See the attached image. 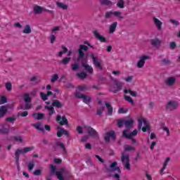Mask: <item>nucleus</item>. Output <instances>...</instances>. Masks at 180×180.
Wrapping results in <instances>:
<instances>
[{
  "mask_svg": "<svg viewBox=\"0 0 180 180\" xmlns=\"http://www.w3.org/2000/svg\"><path fill=\"white\" fill-rule=\"evenodd\" d=\"M57 79H58V75H53L51 79V82H56Z\"/></svg>",
  "mask_w": 180,
  "mask_h": 180,
  "instance_id": "13d9d810",
  "label": "nucleus"
},
{
  "mask_svg": "<svg viewBox=\"0 0 180 180\" xmlns=\"http://www.w3.org/2000/svg\"><path fill=\"white\" fill-rule=\"evenodd\" d=\"M77 76L80 78V79H85L86 77H88V74L86 73V72L82 71L80 73H77Z\"/></svg>",
  "mask_w": 180,
  "mask_h": 180,
  "instance_id": "c9c22d12",
  "label": "nucleus"
},
{
  "mask_svg": "<svg viewBox=\"0 0 180 180\" xmlns=\"http://www.w3.org/2000/svg\"><path fill=\"white\" fill-rule=\"evenodd\" d=\"M124 126L126 127V130L133 129V127L134 126V120H133V118H131L129 120L125 119V125Z\"/></svg>",
  "mask_w": 180,
  "mask_h": 180,
  "instance_id": "a211bd4d",
  "label": "nucleus"
},
{
  "mask_svg": "<svg viewBox=\"0 0 180 180\" xmlns=\"http://www.w3.org/2000/svg\"><path fill=\"white\" fill-rule=\"evenodd\" d=\"M116 27H117V22H114L110 25L109 33H115L116 32Z\"/></svg>",
  "mask_w": 180,
  "mask_h": 180,
  "instance_id": "a878e982",
  "label": "nucleus"
},
{
  "mask_svg": "<svg viewBox=\"0 0 180 180\" xmlns=\"http://www.w3.org/2000/svg\"><path fill=\"white\" fill-rule=\"evenodd\" d=\"M162 64L163 65H169V64H171V60L168 58H164L162 60Z\"/></svg>",
  "mask_w": 180,
  "mask_h": 180,
  "instance_id": "a18cd8bd",
  "label": "nucleus"
},
{
  "mask_svg": "<svg viewBox=\"0 0 180 180\" xmlns=\"http://www.w3.org/2000/svg\"><path fill=\"white\" fill-rule=\"evenodd\" d=\"M27 167H28L29 171H32V169H33V168H34V163L30 162L27 165Z\"/></svg>",
  "mask_w": 180,
  "mask_h": 180,
  "instance_id": "4d7b16f0",
  "label": "nucleus"
},
{
  "mask_svg": "<svg viewBox=\"0 0 180 180\" xmlns=\"http://www.w3.org/2000/svg\"><path fill=\"white\" fill-rule=\"evenodd\" d=\"M33 174L36 176H40L41 175V169H36L33 172Z\"/></svg>",
  "mask_w": 180,
  "mask_h": 180,
  "instance_id": "603ef678",
  "label": "nucleus"
},
{
  "mask_svg": "<svg viewBox=\"0 0 180 180\" xmlns=\"http://www.w3.org/2000/svg\"><path fill=\"white\" fill-rule=\"evenodd\" d=\"M76 98H78V99H83L84 103H90V102H92V98L86 95L81 94L79 92H76L75 94Z\"/></svg>",
  "mask_w": 180,
  "mask_h": 180,
  "instance_id": "ddd939ff",
  "label": "nucleus"
},
{
  "mask_svg": "<svg viewBox=\"0 0 180 180\" xmlns=\"http://www.w3.org/2000/svg\"><path fill=\"white\" fill-rule=\"evenodd\" d=\"M81 66L83 67L84 71L90 74V75L94 74V68L88 64V58H85L82 61Z\"/></svg>",
  "mask_w": 180,
  "mask_h": 180,
  "instance_id": "6e6552de",
  "label": "nucleus"
},
{
  "mask_svg": "<svg viewBox=\"0 0 180 180\" xmlns=\"http://www.w3.org/2000/svg\"><path fill=\"white\" fill-rule=\"evenodd\" d=\"M143 122L145 125L141 128L142 131H143L144 133H146V131H148L150 134L151 133V131L150 130V124H148V122H147V120H146L145 119H143Z\"/></svg>",
  "mask_w": 180,
  "mask_h": 180,
  "instance_id": "b1692460",
  "label": "nucleus"
},
{
  "mask_svg": "<svg viewBox=\"0 0 180 180\" xmlns=\"http://www.w3.org/2000/svg\"><path fill=\"white\" fill-rule=\"evenodd\" d=\"M106 169L108 172H115V171H117V174H114V178L120 179V175L119 174H122V170H120V167H117V162L111 163L110 167Z\"/></svg>",
  "mask_w": 180,
  "mask_h": 180,
  "instance_id": "7ed1b4c3",
  "label": "nucleus"
},
{
  "mask_svg": "<svg viewBox=\"0 0 180 180\" xmlns=\"http://www.w3.org/2000/svg\"><path fill=\"white\" fill-rule=\"evenodd\" d=\"M63 173V170H61L60 172H56V176H57L58 179L59 180H65V178L63 177V175H61V174Z\"/></svg>",
  "mask_w": 180,
  "mask_h": 180,
  "instance_id": "58836bf2",
  "label": "nucleus"
},
{
  "mask_svg": "<svg viewBox=\"0 0 180 180\" xmlns=\"http://www.w3.org/2000/svg\"><path fill=\"white\" fill-rule=\"evenodd\" d=\"M127 131H129V129H124L122 132V136L123 137H125V139H131V137L137 136V129H134L132 132H130L129 134H127Z\"/></svg>",
  "mask_w": 180,
  "mask_h": 180,
  "instance_id": "dca6fc26",
  "label": "nucleus"
},
{
  "mask_svg": "<svg viewBox=\"0 0 180 180\" xmlns=\"http://www.w3.org/2000/svg\"><path fill=\"white\" fill-rule=\"evenodd\" d=\"M122 126H125V119L118 120L117 127L122 128Z\"/></svg>",
  "mask_w": 180,
  "mask_h": 180,
  "instance_id": "ea45409f",
  "label": "nucleus"
},
{
  "mask_svg": "<svg viewBox=\"0 0 180 180\" xmlns=\"http://www.w3.org/2000/svg\"><path fill=\"white\" fill-rule=\"evenodd\" d=\"M176 81V79H175V77H168L165 82V84L167 86H174V84H175V82Z\"/></svg>",
  "mask_w": 180,
  "mask_h": 180,
  "instance_id": "5701e85b",
  "label": "nucleus"
},
{
  "mask_svg": "<svg viewBox=\"0 0 180 180\" xmlns=\"http://www.w3.org/2000/svg\"><path fill=\"white\" fill-rule=\"evenodd\" d=\"M79 51V54L77 56V61H84V60H85V58H84L85 56V53H84V51H82L81 49H78Z\"/></svg>",
  "mask_w": 180,
  "mask_h": 180,
  "instance_id": "cd10ccee",
  "label": "nucleus"
},
{
  "mask_svg": "<svg viewBox=\"0 0 180 180\" xmlns=\"http://www.w3.org/2000/svg\"><path fill=\"white\" fill-rule=\"evenodd\" d=\"M169 47H170L171 50H175V49L176 48V44L174 41L170 42Z\"/></svg>",
  "mask_w": 180,
  "mask_h": 180,
  "instance_id": "6e6d98bb",
  "label": "nucleus"
},
{
  "mask_svg": "<svg viewBox=\"0 0 180 180\" xmlns=\"http://www.w3.org/2000/svg\"><path fill=\"white\" fill-rule=\"evenodd\" d=\"M14 140L15 141H19L20 143H23V139H22L21 136H15Z\"/></svg>",
  "mask_w": 180,
  "mask_h": 180,
  "instance_id": "e2e57ef3",
  "label": "nucleus"
},
{
  "mask_svg": "<svg viewBox=\"0 0 180 180\" xmlns=\"http://www.w3.org/2000/svg\"><path fill=\"white\" fill-rule=\"evenodd\" d=\"M169 22L172 24L174 25V26H179V21L174 20V19H170Z\"/></svg>",
  "mask_w": 180,
  "mask_h": 180,
  "instance_id": "3c124183",
  "label": "nucleus"
},
{
  "mask_svg": "<svg viewBox=\"0 0 180 180\" xmlns=\"http://www.w3.org/2000/svg\"><path fill=\"white\" fill-rule=\"evenodd\" d=\"M79 90L81 91H87L89 88L86 86H79Z\"/></svg>",
  "mask_w": 180,
  "mask_h": 180,
  "instance_id": "bf43d9fd",
  "label": "nucleus"
},
{
  "mask_svg": "<svg viewBox=\"0 0 180 180\" xmlns=\"http://www.w3.org/2000/svg\"><path fill=\"white\" fill-rule=\"evenodd\" d=\"M118 113H127V110H125L123 108H121L118 110Z\"/></svg>",
  "mask_w": 180,
  "mask_h": 180,
  "instance_id": "774afa93",
  "label": "nucleus"
},
{
  "mask_svg": "<svg viewBox=\"0 0 180 180\" xmlns=\"http://www.w3.org/2000/svg\"><path fill=\"white\" fill-rule=\"evenodd\" d=\"M70 61H71V58L65 57L62 59V60L59 61V64H63V65H68V64H70Z\"/></svg>",
  "mask_w": 180,
  "mask_h": 180,
  "instance_id": "7c9ffc66",
  "label": "nucleus"
},
{
  "mask_svg": "<svg viewBox=\"0 0 180 180\" xmlns=\"http://www.w3.org/2000/svg\"><path fill=\"white\" fill-rule=\"evenodd\" d=\"M93 33L96 39H98V40H99L102 43H106V38H105V37L102 35H100L99 32H98V30H94Z\"/></svg>",
  "mask_w": 180,
  "mask_h": 180,
  "instance_id": "4be33fe9",
  "label": "nucleus"
},
{
  "mask_svg": "<svg viewBox=\"0 0 180 180\" xmlns=\"http://www.w3.org/2000/svg\"><path fill=\"white\" fill-rule=\"evenodd\" d=\"M27 115H29V112L27 111H24L21 113H18L17 115L18 117H19V116H21V117H26V116H27Z\"/></svg>",
  "mask_w": 180,
  "mask_h": 180,
  "instance_id": "8fccbe9b",
  "label": "nucleus"
},
{
  "mask_svg": "<svg viewBox=\"0 0 180 180\" xmlns=\"http://www.w3.org/2000/svg\"><path fill=\"white\" fill-rule=\"evenodd\" d=\"M124 98L127 102H129L131 105H134V101H133V98H131L130 96H124Z\"/></svg>",
  "mask_w": 180,
  "mask_h": 180,
  "instance_id": "37998d69",
  "label": "nucleus"
},
{
  "mask_svg": "<svg viewBox=\"0 0 180 180\" xmlns=\"http://www.w3.org/2000/svg\"><path fill=\"white\" fill-rule=\"evenodd\" d=\"M7 102L8 99L5 96L1 97L0 99V105H4V103H6Z\"/></svg>",
  "mask_w": 180,
  "mask_h": 180,
  "instance_id": "864d4df0",
  "label": "nucleus"
},
{
  "mask_svg": "<svg viewBox=\"0 0 180 180\" xmlns=\"http://www.w3.org/2000/svg\"><path fill=\"white\" fill-rule=\"evenodd\" d=\"M63 106H64V104H63L58 99H55V100H53L51 105H45L44 109H46V110H49V117H51V116H53V115L56 113V110H54V108H57L58 109H61Z\"/></svg>",
  "mask_w": 180,
  "mask_h": 180,
  "instance_id": "f03ea898",
  "label": "nucleus"
},
{
  "mask_svg": "<svg viewBox=\"0 0 180 180\" xmlns=\"http://www.w3.org/2000/svg\"><path fill=\"white\" fill-rule=\"evenodd\" d=\"M100 2V4L104 6H112L113 5V3L110 0H98Z\"/></svg>",
  "mask_w": 180,
  "mask_h": 180,
  "instance_id": "bb28decb",
  "label": "nucleus"
},
{
  "mask_svg": "<svg viewBox=\"0 0 180 180\" xmlns=\"http://www.w3.org/2000/svg\"><path fill=\"white\" fill-rule=\"evenodd\" d=\"M84 127L86 130L90 137H93L94 139H99V134H98V131H96V130H95L94 128L89 126H84Z\"/></svg>",
  "mask_w": 180,
  "mask_h": 180,
  "instance_id": "1a4fd4ad",
  "label": "nucleus"
},
{
  "mask_svg": "<svg viewBox=\"0 0 180 180\" xmlns=\"http://www.w3.org/2000/svg\"><path fill=\"white\" fill-rule=\"evenodd\" d=\"M134 148L130 146H128L125 148V151H134Z\"/></svg>",
  "mask_w": 180,
  "mask_h": 180,
  "instance_id": "69168bd1",
  "label": "nucleus"
},
{
  "mask_svg": "<svg viewBox=\"0 0 180 180\" xmlns=\"http://www.w3.org/2000/svg\"><path fill=\"white\" fill-rule=\"evenodd\" d=\"M154 23L156 27H158V30H161V26H162V22L160 20H158V18H154Z\"/></svg>",
  "mask_w": 180,
  "mask_h": 180,
  "instance_id": "2f4dec72",
  "label": "nucleus"
},
{
  "mask_svg": "<svg viewBox=\"0 0 180 180\" xmlns=\"http://www.w3.org/2000/svg\"><path fill=\"white\" fill-rule=\"evenodd\" d=\"M113 16H114V18H117L118 20H122V19H124V17L122 15V13L119 11H107L105 13L104 18H105V19H112L113 18Z\"/></svg>",
  "mask_w": 180,
  "mask_h": 180,
  "instance_id": "20e7f679",
  "label": "nucleus"
},
{
  "mask_svg": "<svg viewBox=\"0 0 180 180\" xmlns=\"http://www.w3.org/2000/svg\"><path fill=\"white\" fill-rule=\"evenodd\" d=\"M22 32L25 33L26 34H30V33H32V29L30 28V25H27L22 30Z\"/></svg>",
  "mask_w": 180,
  "mask_h": 180,
  "instance_id": "4c0bfd02",
  "label": "nucleus"
},
{
  "mask_svg": "<svg viewBox=\"0 0 180 180\" xmlns=\"http://www.w3.org/2000/svg\"><path fill=\"white\" fill-rule=\"evenodd\" d=\"M110 139L112 141L116 140V133L115 131H110L105 134V136H104L105 143H109V141H110Z\"/></svg>",
  "mask_w": 180,
  "mask_h": 180,
  "instance_id": "f8f14e48",
  "label": "nucleus"
},
{
  "mask_svg": "<svg viewBox=\"0 0 180 180\" xmlns=\"http://www.w3.org/2000/svg\"><path fill=\"white\" fill-rule=\"evenodd\" d=\"M123 88V83L119 82L117 79L114 80V84L109 89L110 92L112 94H117L120 91H122Z\"/></svg>",
  "mask_w": 180,
  "mask_h": 180,
  "instance_id": "423d86ee",
  "label": "nucleus"
},
{
  "mask_svg": "<svg viewBox=\"0 0 180 180\" xmlns=\"http://www.w3.org/2000/svg\"><path fill=\"white\" fill-rule=\"evenodd\" d=\"M179 106V103H178V101H169L166 105V109L167 110H169L170 112H172V110H176V109H178Z\"/></svg>",
  "mask_w": 180,
  "mask_h": 180,
  "instance_id": "9d476101",
  "label": "nucleus"
},
{
  "mask_svg": "<svg viewBox=\"0 0 180 180\" xmlns=\"http://www.w3.org/2000/svg\"><path fill=\"white\" fill-rule=\"evenodd\" d=\"M44 11H46V8L40 6L36 5L33 8V13H34L35 15H41V13H43Z\"/></svg>",
  "mask_w": 180,
  "mask_h": 180,
  "instance_id": "f3484780",
  "label": "nucleus"
},
{
  "mask_svg": "<svg viewBox=\"0 0 180 180\" xmlns=\"http://www.w3.org/2000/svg\"><path fill=\"white\" fill-rule=\"evenodd\" d=\"M40 96H41L42 101H47V99H49V96H47V94H46L43 92L40 93Z\"/></svg>",
  "mask_w": 180,
  "mask_h": 180,
  "instance_id": "09e8293b",
  "label": "nucleus"
},
{
  "mask_svg": "<svg viewBox=\"0 0 180 180\" xmlns=\"http://www.w3.org/2000/svg\"><path fill=\"white\" fill-rule=\"evenodd\" d=\"M117 6L120 8V9H123L124 8V1L123 0H119L117 3Z\"/></svg>",
  "mask_w": 180,
  "mask_h": 180,
  "instance_id": "c03bdc74",
  "label": "nucleus"
},
{
  "mask_svg": "<svg viewBox=\"0 0 180 180\" xmlns=\"http://www.w3.org/2000/svg\"><path fill=\"white\" fill-rule=\"evenodd\" d=\"M56 122H58L59 124H60V126H64V124L65 126H68V120H67V117H65V115H63L61 117V115H58L56 117Z\"/></svg>",
  "mask_w": 180,
  "mask_h": 180,
  "instance_id": "4468645a",
  "label": "nucleus"
},
{
  "mask_svg": "<svg viewBox=\"0 0 180 180\" xmlns=\"http://www.w3.org/2000/svg\"><path fill=\"white\" fill-rule=\"evenodd\" d=\"M105 106L107 108L108 115L112 116V113H113V107H112V105H110V104L108 102L105 103Z\"/></svg>",
  "mask_w": 180,
  "mask_h": 180,
  "instance_id": "72a5a7b5",
  "label": "nucleus"
},
{
  "mask_svg": "<svg viewBox=\"0 0 180 180\" xmlns=\"http://www.w3.org/2000/svg\"><path fill=\"white\" fill-rule=\"evenodd\" d=\"M9 107L8 105L0 106V119H2L6 113H8V109Z\"/></svg>",
  "mask_w": 180,
  "mask_h": 180,
  "instance_id": "412c9836",
  "label": "nucleus"
},
{
  "mask_svg": "<svg viewBox=\"0 0 180 180\" xmlns=\"http://www.w3.org/2000/svg\"><path fill=\"white\" fill-rule=\"evenodd\" d=\"M57 170V167L50 165V175L51 176H53V175H56V172Z\"/></svg>",
  "mask_w": 180,
  "mask_h": 180,
  "instance_id": "f704fd0d",
  "label": "nucleus"
},
{
  "mask_svg": "<svg viewBox=\"0 0 180 180\" xmlns=\"http://www.w3.org/2000/svg\"><path fill=\"white\" fill-rule=\"evenodd\" d=\"M0 133L1 134H8V133H9V129L8 128H1Z\"/></svg>",
  "mask_w": 180,
  "mask_h": 180,
  "instance_id": "49530a36",
  "label": "nucleus"
},
{
  "mask_svg": "<svg viewBox=\"0 0 180 180\" xmlns=\"http://www.w3.org/2000/svg\"><path fill=\"white\" fill-rule=\"evenodd\" d=\"M88 46H86V45H80L79 46V50H82H82H84V51H88Z\"/></svg>",
  "mask_w": 180,
  "mask_h": 180,
  "instance_id": "680f3d73",
  "label": "nucleus"
},
{
  "mask_svg": "<svg viewBox=\"0 0 180 180\" xmlns=\"http://www.w3.org/2000/svg\"><path fill=\"white\" fill-rule=\"evenodd\" d=\"M58 30H60V27H55L53 28L51 34V37H50L51 44H53L54 41H56V35L54 34H56V32H58Z\"/></svg>",
  "mask_w": 180,
  "mask_h": 180,
  "instance_id": "aec40b11",
  "label": "nucleus"
},
{
  "mask_svg": "<svg viewBox=\"0 0 180 180\" xmlns=\"http://www.w3.org/2000/svg\"><path fill=\"white\" fill-rule=\"evenodd\" d=\"M56 5L60 9H63V11H67V9H68V5L65 4L64 3L56 2Z\"/></svg>",
  "mask_w": 180,
  "mask_h": 180,
  "instance_id": "473e14b6",
  "label": "nucleus"
},
{
  "mask_svg": "<svg viewBox=\"0 0 180 180\" xmlns=\"http://www.w3.org/2000/svg\"><path fill=\"white\" fill-rule=\"evenodd\" d=\"M24 101L26 103L25 105H20V108L22 109V110H27L29 109H32V104H30V103L32 102V98H30V96L28 94H25Z\"/></svg>",
  "mask_w": 180,
  "mask_h": 180,
  "instance_id": "0eeeda50",
  "label": "nucleus"
},
{
  "mask_svg": "<svg viewBox=\"0 0 180 180\" xmlns=\"http://www.w3.org/2000/svg\"><path fill=\"white\" fill-rule=\"evenodd\" d=\"M150 43L153 47H160V44H161V41L158 39H150Z\"/></svg>",
  "mask_w": 180,
  "mask_h": 180,
  "instance_id": "c756f323",
  "label": "nucleus"
},
{
  "mask_svg": "<svg viewBox=\"0 0 180 180\" xmlns=\"http://www.w3.org/2000/svg\"><path fill=\"white\" fill-rule=\"evenodd\" d=\"M34 150V146L25 147L22 149H17L15 152V160L17 169L20 171V165H19V158H20V154H26L29 151H33Z\"/></svg>",
  "mask_w": 180,
  "mask_h": 180,
  "instance_id": "f257e3e1",
  "label": "nucleus"
},
{
  "mask_svg": "<svg viewBox=\"0 0 180 180\" xmlns=\"http://www.w3.org/2000/svg\"><path fill=\"white\" fill-rule=\"evenodd\" d=\"M169 161H171V158H167L162 168L160 169V175H164L163 172L165 170V168H167V165H168V162H169Z\"/></svg>",
  "mask_w": 180,
  "mask_h": 180,
  "instance_id": "c85d7f7f",
  "label": "nucleus"
},
{
  "mask_svg": "<svg viewBox=\"0 0 180 180\" xmlns=\"http://www.w3.org/2000/svg\"><path fill=\"white\" fill-rule=\"evenodd\" d=\"M79 70V64L75 63L72 64V71H78Z\"/></svg>",
  "mask_w": 180,
  "mask_h": 180,
  "instance_id": "a19ab883",
  "label": "nucleus"
},
{
  "mask_svg": "<svg viewBox=\"0 0 180 180\" xmlns=\"http://www.w3.org/2000/svg\"><path fill=\"white\" fill-rule=\"evenodd\" d=\"M32 116L35 120H41L42 119H44V113L43 112L33 113Z\"/></svg>",
  "mask_w": 180,
  "mask_h": 180,
  "instance_id": "393cba45",
  "label": "nucleus"
},
{
  "mask_svg": "<svg viewBox=\"0 0 180 180\" xmlns=\"http://www.w3.org/2000/svg\"><path fill=\"white\" fill-rule=\"evenodd\" d=\"M56 146L58 147H60V149L63 151V153H67V150L65 149V145H64V143L60 141H56Z\"/></svg>",
  "mask_w": 180,
  "mask_h": 180,
  "instance_id": "e433bc0d",
  "label": "nucleus"
},
{
  "mask_svg": "<svg viewBox=\"0 0 180 180\" xmlns=\"http://www.w3.org/2000/svg\"><path fill=\"white\" fill-rule=\"evenodd\" d=\"M34 127L37 129V130H39V131H44V128L40 127L41 126V124L39 122L38 124H33Z\"/></svg>",
  "mask_w": 180,
  "mask_h": 180,
  "instance_id": "79ce46f5",
  "label": "nucleus"
},
{
  "mask_svg": "<svg viewBox=\"0 0 180 180\" xmlns=\"http://www.w3.org/2000/svg\"><path fill=\"white\" fill-rule=\"evenodd\" d=\"M6 120V122H10V123H13L16 120V117H8Z\"/></svg>",
  "mask_w": 180,
  "mask_h": 180,
  "instance_id": "5fc2aeb1",
  "label": "nucleus"
},
{
  "mask_svg": "<svg viewBox=\"0 0 180 180\" xmlns=\"http://www.w3.org/2000/svg\"><path fill=\"white\" fill-rule=\"evenodd\" d=\"M121 161L122 164H124V167L128 169V171L131 169L130 167V156H129V155H122L121 157Z\"/></svg>",
  "mask_w": 180,
  "mask_h": 180,
  "instance_id": "9b49d317",
  "label": "nucleus"
},
{
  "mask_svg": "<svg viewBox=\"0 0 180 180\" xmlns=\"http://www.w3.org/2000/svg\"><path fill=\"white\" fill-rule=\"evenodd\" d=\"M95 157L97 160H98V161H100V162H101V164L105 163V160L103 159H102V158H101V156H99L98 155H95Z\"/></svg>",
  "mask_w": 180,
  "mask_h": 180,
  "instance_id": "052dcab7",
  "label": "nucleus"
},
{
  "mask_svg": "<svg viewBox=\"0 0 180 180\" xmlns=\"http://www.w3.org/2000/svg\"><path fill=\"white\" fill-rule=\"evenodd\" d=\"M91 58L93 60L95 68L99 71H103V64H102V61L99 60L98 56H96L94 53H91Z\"/></svg>",
  "mask_w": 180,
  "mask_h": 180,
  "instance_id": "39448f33",
  "label": "nucleus"
},
{
  "mask_svg": "<svg viewBox=\"0 0 180 180\" xmlns=\"http://www.w3.org/2000/svg\"><path fill=\"white\" fill-rule=\"evenodd\" d=\"M6 89H7V91H8V92H11V91H12V83H6Z\"/></svg>",
  "mask_w": 180,
  "mask_h": 180,
  "instance_id": "de8ad7c7",
  "label": "nucleus"
},
{
  "mask_svg": "<svg viewBox=\"0 0 180 180\" xmlns=\"http://www.w3.org/2000/svg\"><path fill=\"white\" fill-rule=\"evenodd\" d=\"M77 130L79 134H82V133H84V130L82 129V127L80 126L77 127Z\"/></svg>",
  "mask_w": 180,
  "mask_h": 180,
  "instance_id": "338daca9",
  "label": "nucleus"
},
{
  "mask_svg": "<svg viewBox=\"0 0 180 180\" xmlns=\"http://www.w3.org/2000/svg\"><path fill=\"white\" fill-rule=\"evenodd\" d=\"M160 129H162L164 130V131H166L167 136H169V129H168V127H160Z\"/></svg>",
  "mask_w": 180,
  "mask_h": 180,
  "instance_id": "0e129e2a",
  "label": "nucleus"
},
{
  "mask_svg": "<svg viewBox=\"0 0 180 180\" xmlns=\"http://www.w3.org/2000/svg\"><path fill=\"white\" fill-rule=\"evenodd\" d=\"M64 134L67 137H70V132L67 131L64 128H58V130L57 131V136L58 137H61Z\"/></svg>",
  "mask_w": 180,
  "mask_h": 180,
  "instance_id": "6ab92c4d",
  "label": "nucleus"
},
{
  "mask_svg": "<svg viewBox=\"0 0 180 180\" xmlns=\"http://www.w3.org/2000/svg\"><path fill=\"white\" fill-rule=\"evenodd\" d=\"M149 59H150V56H141L140 60L138 61L136 64V67L138 68H143V67H144L146 64V60H149Z\"/></svg>",
  "mask_w": 180,
  "mask_h": 180,
  "instance_id": "2eb2a0df",
  "label": "nucleus"
}]
</instances>
